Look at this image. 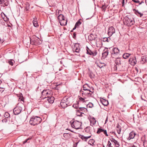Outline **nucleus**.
<instances>
[{"mask_svg":"<svg viewBox=\"0 0 147 147\" xmlns=\"http://www.w3.org/2000/svg\"><path fill=\"white\" fill-rule=\"evenodd\" d=\"M83 89L80 91L83 96L84 95H87L88 96H91L92 94L94 92V89L92 87H90L87 84H86L83 86Z\"/></svg>","mask_w":147,"mask_h":147,"instance_id":"obj_1","label":"nucleus"},{"mask_svg":"<svg viewBox=\"0 0 147 147\" xmlns=\"http://www.w3.org/2000/svg\"><path fill=\"white\" fill-rule=\"evenodd\" d=\"M123 22L124 24L128 26H131L135 23L134 19L131 15L126 16L123 19Z\"/></svg>","mask_w":147,"mask_h":147,"instance_id":"obj_2","label":"nucleus"},{"mask_svg":"<svg viewBox=\"0 0 147 147\" xmlns=\"http://www.w3.org/2000/svg\"><path fill=\"white\" fill-rule=\"evenodd\" d=\"M45 101L43 104L44 106L47 108H49L51 105L54 102V98L53 96L50 97H45L44 98Z\"/></svg>","mask_w":147,"mask_h":147,"instance_id":"obj_3","label":"nucleus"},{"mask_svg":"<svg viewBox=\"0 0 147 147\" xmlns=\"http://www.w3.org/2000/svg\"><path fill=\"white\" fill-rule=\"evenodd\" d=\"M30 44L38 45L41 44L42 41L38 37L35 35H34L30 37Z\"/></svg>","mask_w":147,"mask_h":147,"instance_id":"obj_4","label":"nucleus"},{"mask_svg":"<svg viewBox=\"0 0 147 147\" xmlns=\"http://www.w3.org/2000/svg\"><path fill=\"white\" fill-rule=\"evenodd\" d=\"M42 119L38 117H31L29 122L30 124L35 125L39 124L41 121Z\"/></svg>","mask_w":147,"mask_h":147,"instance_id":"obj_5","label":"nucleus"},{"mask_svg":"<svg viewBox=\"0 0 147 147\" xmlns=\"http://www.w3.org/2000/svg\"><path fill=\"white\" fill-rule=\"evenodd\" d=\"M69 98L67 97H64L61 100L60 102V106L63 108H65L67 106L70 105Z\"/></svg>","mask_w":147,"mask_h":147,"instance_id":"obj_6","label":"nucleus"},{"mask_svg":"<svg viewBox=\"0 0 147 147\" xmlns=\"http://www.w3.org/2000/svg\"><path fill=\"white\" fill-rule=\"evenodd\" d=\"M24 106L23 103L19 102L17 106L13 109V112L15 115H18L20 113L22 110V107Z\"/></svg>","mask_w":147,"mask_h":147,"instance_id":"obj_7","label":"nucleus"},{"mask_svg":"<svg viewBox=\"0 0 147 147\" xmlns=\"http://www.w3.org/2000/svg\"><path fill=\"white\" fill-rule=\"evenodd\" d=\"M82 125V123L80 121L75 120L71 123L72 127L78 129H80Z\"/></svg>","mask_w":147,"mask_h":147,"instance_id":"obj_8","label":"nucleus"},{"mask_svg":"<svg viewBox=\"0 0 147 147\" xmlns=\"http://www.w3.org/2000/svg\"><path fill=\"white\" fill-rule=\"evenodd\" d=\"M119 50L117 47L113 48L111 53V57L114 58L119 54Z\"/></svg>","mask_w":147,"mask_h":147,"instance_id":"obj_9","label":"nucleus"},{"mask_svg":"<svg viewBox=\"0 0 147 147\" xmlns=\"http://www.w3.org/2000/svg\"><path fill=\"white\" fill-rule=\"evenodd\" d=\"M86 53L87 54L92 55L93 57L95 56L97 54V52L96 50L92 51L87 47H86Z\"/></svg>","mask_w":147,"mask_h":147,"instance_id":"obj_10","label":"nucleus"},{"mask_svg":"<svg viewBox=\"0 0 147 147\" xmlns=\"http://www.w3.org/2000/svg\"><path fill=\"white\" fill-rule=\"evenodd\" d=\"M51 93V90L49 89H46L44 90L42 92V94L43 96H47V97L49 96V95H50Z\"/></svg>","mask_w":147,"mask_h":147,"instance_id":"obj_11","label":"nucleus"},{"mask_svg":"<svg viewBox=\"0 0 147 147\" xmlns=\"http://www.w3.org/2000/svg\"><path fill=\"white\" fill-rule=\"evenodd\" d=\"M115 29L113 26L110 27L108 28V34L109 36H111L115 33Z\"/></svg>","mask_w":147,"mask_h":147,"instance_id":"obj_12","label":"nucleus"},{"mask_svg":"<svg viewBox=\"0 0 147 147\" xmlns=\"http://www.w3.org/2000/svg\"><path fill=\"white\" fill-rule=\"evenodd\" d=\"M79 46L80 45L79 44L75 43L73 48V51L77 53H79L80 51Z\"/></svg>","mask_w":147,"mask_h":147,"instance_id":"obj_13","label":"nucleus"},{"mask_svg":"<svg viewBox=\"0 0 147 147\" xmlns=\"http://www.w3.org/2000/svg\"><path fill=\"white\" fill-rule=\"evenodd\" d=\"M136 59L135 57H131L129 60L130 63L131 65H134L136 63Z\"/></svg>","mask_w":147,"mask_h":147,"instance_id":"obj_14","label":"nucleus"},{"mask_svg":"<svg viewBox=\"0 0 147 147\" xmlns=\"http://www.w3.org/2000/svg\"><path fill=\"white\" fill-rule=\"evenodd\" d=\"M96 45L97 47L100 48L102 45V41L99 39H96Z\"/></svg>","mask_w":147,"mask_h":147,"instance_id":"obj_15","label":"nucleus"},{"mask_svg":"<svg viewBox=\"0 0 147 147\" xmlns=\"http://www.w3.org/2000/svg\"><path fill=\"white\" fill-rule=\"evenodd\" d=\"M93 128L92 127L90 126H88L85 128L84 130L85 132L89 134L90 135H92L91 134V132H92Z\"/></svg>","mask_w":147,"mask_h":147,"instance_id":"obj_16","label":"nucleus"},{"mask_svg":"<svg viewBox=\"0 0 147 147\" xmlns=\"http://www.w3.org/2000/svg\"><path fill=\"white\" fill-rule=\"evenodd\" d=\"M18 97H19L18 101L19 102L22 101V102L21 103H24V98L23 97V96L22 93H20L18 94Z\"/></svg>","mask_w":147,"mask_h":147,"instance_id":"obj_17","label":"nucleus"},{"mask_svg":"<svg viewBox=\"0 0 147 147\" xmlns=\"http://www.w3.org/2000/svg\"><path fill=\"white\" fill-rule=\"evenodd\" d=\"M96 38V36L92 34H90L88 36V39L90 41L95 40Z\"/></svg>","mask_w":147,"mask_h":147,"instance_id":"obj_18","label":"nucleus"},{"mask_svg":"<svg viewBox=\"0 0 147 147\" xmlns=\"http://www.w3.org/2000/svg\"><path fill=\"white\" fill-rule=\"evenodd\" d=\"M133 10L134 12V13L138 17H141L143 15V13L139 12L138 10L134 9Z\"/></svg>","mask_w":147,"mask_h":147,"instance_id":"obj_19","label":"nucleus"},{"mask_svg":"<svg viewBox=\"0 0 147 147\" xmlns=\"http://www.w3.org/2000/svg\"><path fill=\"white\" fill-rule=\"evenodd\" d=\"M115 66L117 67V65L119 66L121 65V59L119 58H117L115 61Z\"/></svg>","mask_w":147,"mask_h":147,"instance_id":"obj_20","label":"nucleus"},{"mask_svg":"<svg viewBox=\"0 0 147 147\" xmlns=\"http://www.w3.org/2000/svg\"><path fill=\"white\" fill-rule=\"evenodd\" d=\"M91 136V135H89V136H85L83 135H80L79 137L81 138L84 141H86L87 139L90 138Z\"/></svg>","mask_w":147,"mask_h":147,"instance_id":"obj_21","label":"nucleus"},{"mask_svg":"<svg viewBox=\"0 0 147 147\" xmlns=\"http://www.w3.org/2000/svg\"><path fill=\"white\" fill-rule=\"evenodd\" d=\"M141 62L142 63H147V55H145L142 57Z\"/></svg>","mask_w":147,"mask_h":147,"instance_id":"obj_22","label":"nucleus"},{"mask_svg":"<svg viewBox=\"0 0 147 147\" xmlns=\"http://www.w3.org/2000/svg\"><path fill=\"white\" fill-rule=\"evenodd\" d=\"M100 101L102 105L105 106H107L109 104L108 101L104 99H101Z\"/></svg>","mask_w":147,"mask_h":147,"instance_id":"obj_23","label":"nucleus"},{"mask_svg":"<svg viewBox=\"0 0 147 147\" xmlns=\"http://www.w3.org/2000/svg\"><path fill=\"white\" fill-rule=\"evenodd\" d=\"M135 133L133 131L131 132L129 134V137L127 138L128 140H130L131 139H133L135 136Z\"/></svg>","mask_w":147,"mask_h":147,"instance_id":"obj_24","label":"nucleus"},{"mask_svg":"<svg viewBox=\"0 0 147 147\" xmlns=\"http://www.w3.org/2000/svg\"><path fill=\"white\" fill-rule=\"evenodd\" d=\"M59 22L61 26H63L66 25L67 24V21L66 20L64 19L63 20L60 21Z\"/></svg>","mask_w":147,"mask_h":147,"instance_id":"obj_25","label":"nucleus"},{"mask_svg":"<svg viewBox=\"0 0 147 147\" xmlns=\"http://www.w3.org/2000/svg\"><path fill=\"white\" fill-rule=\"evenodd\" d=\"M58 18L59 20V22H60V21L64 19L65 18L62 14H60L58 16Z\"/></svg>","mask_w":147,"mask_h":147,"instance_id":"obj_26","label":"nucleus"},{"mask_svg":"<svg viewBox=\"0 0 147 147\" xmlns=\"http://www.w3.org/2000/svg\"><path fill=\"white\" fill-rule=\"evenodd\" d=\"M76 114L77 116H82V114H84L83 113L81 112H80V111L79 109H77L76 110Z\"/></svg>","mask_w":147,"mask_h":147,"instance_id":"obj_27","label":"nucleus"},{"mask_svg":"<svg viewBox=\"0 0 147 147\" xmlns=\"http://www.w3.org/2000/svg\"><path fill=\"white\" fill-rule=\"evenodd\" d=\"M96 64L97 65V66L100 68H102L103 66L104 63H96Z\"/></svg>","mask_w":147,"mask_h":147,"instance_id":"obj_28","label":"nucleus"},{"mask_svg":"<svg viewBox=\"0 0 147 147\" xmlns=\"http://www.w3.org/2000/svg\"><path fill=\"white\" fill-rule=\"evenodd\" d=\"M131 54L128 53H125L123 55V58L126 59L129 57Z\"/></svg>","mask_w":147,"mask_h":147,"instance_id":"obj_29","label":"nucleus"},{"mask_svg":"<svg viewBox=\"0 0 147 147\" xmlns=\"http://www.w3.org/2000/svg\"><path fill=\"white\" fill-rule=\"evenodd\" d=\"M96 121L95 119L93 118L92 119V120L90 121V125L92 126V127L93 128V126L95 124Z\"/></svg>","mask_w":147,"mask_h":147,"instance_id":"obj_30","label":"nucleus"},{"mask_svg":"<svg viewBox=\"0 0 147 147\" xmlns=\"http://www.w3.org/2000/svg\"><path fill=\"white\" fill-rule=\"evenodd\" d=\"M82 19H79L78 21L76 23L75 25L77 27L78 26H80L82 24Z\"/></svg>","mask_w":147,"mask_h":147,"instance_id":"obj_31","label":"nucleus"},{"mask_svg":"<svg viewBox=\"0 0 147 147\" xmlns=\"http://www.w3.org/2000/svg\"><path fill=\"white\" fill-rule=\"evenodd\" d=\"M110 40V38L109 37L107 38L105 37L103 38L102 41L104 42H109Z\"/></svg>","mask_w":147,"mask_h":147,"instance_id":"obj_32","label":"nucleus"},{"mask_svg":"<svg viewBox=\"0 0 147 147\" xmlns=\"http://www.w3.org/2000/svg\"><path fill=\"white\" fill-rule=\"evenodd\" d=\"M15 63V61L13 60L10 59L8 61V63L11 66L13 65V63Z\"/></svg>","mask_w":147,"mask_h":147,"instance_id":"obj_33","label":"nucleus"},{"mask_svg":"<svg viewBox=\"0 0 147 147\" xmlns=\"http://www.w3.org/2000/svg\"><path fill=\"white\" fill-rule=\"evenodd\" d=\"M108 50H106L104 52L102 53V56L103 57H106L107 56L108 54Z\"/></svg>","mask_w":147,"mask_h":147,"instance_id":"obj_34","label":"nucleus"},{"mask_svg":"<svg viewBox=\"0 0 147 147\" xmlns=\"http://www.w3.org/2000/svg\"><path fill=\"white\" fill-rule=\"evenodd\" d=\"M79 109L82 111L86 112L87 111V109L84 107H80Z\"/></svg>","mask_w":147,"mask_h":147,"instance_id":"obj_35","label":"nucleus"},{"mask_svg":"<svg viewBox=\"0 0 147 147\" xmlns=\"http://www.w3.org/2000/svg\"><path fill=\"white\" fill-rule=\"evenodd\" d=\"M33 23L34 25V26L36 27H37L38 26V25L37 23V22L36 20H34L33 21Z\"/></svg>","mask_w":147,"mask_h":147,"instance_id":"obj_36","label":"nucleus"},{"mask_svg":"<svg viewBox=\"0 0 147 147\" xmlns=\"http://www.w3.org/2000/svg\"><path fill=\"white\" fill-rule=\"evenodd\" d=\"M104 129L100 128H98L97 132V133L99 134L101 132H103V131H104Z\"/></svg>","mask_w":147,"mask_h":147,"instance_id":"obj_37","label":"nucleus"},{"mask_svg":"<svg viewBox=\"0 0 147 147\" xmlns=\"http://www.w3.org/2000/svg\"><path fill=\"white\" fill-rule=\"evenodd\" d=\"M86 106L87 108H92L93 107V104L91 102H89Z\"/></svg>","mask_w":147,"mask_h":147,"instance_id":"obj_38","label":"nucleus"},{"mask_svg":"<svg viewBox=\"0 0 147 147\" xmlns=\"http://www.w3.org/2000/svg\"><path fill=\"white\" fill-rule=\"evenodd\" d=\"M31 139L30 138H28L26 139L25 141L23 142V144H24L26 143H29L30 140Z\"/></svg>","mask_w":147,"mask_h":147,"instance_id":"obj_39","label":"nucleus"},{"mask_svg":"<svg viewBox=\"0 0 147 147\" xmlns=\"http://www.w3.org/2000/svg\"><path fill=\"white\" fill-rule=\"evenodd\" d=\"M4 116L5 117L7 118L10 117V115L7 112L5 113Z\"/></svg>","mask_w":147,"mask_h":147,"instance_id":"obj_40","label":"nucleus"},{"mask_svg":"<svg viewBox=\"0 0 147 147\" xmlns=\"http://www.w3.org/2000/svg\"><path fill=\"white\" fill-rule=\"evenodd\" d=\"M73 107L76 109L78 108L79 107V105H78V102L77 103H76V104H74L73 105Z\"/></svg>","mask_w":147,"mask_h":147,"instance_id":"obj_41","label":"nucleus"},{"mask_svg":"<svg viewBox=\"0 0 147 147\" xmlns=\"http://www.w3.org/2000/svg\"><path fill=\"white\" fill-rule=\"evenodd\" d=\"M143 143V145L145 147H147V140H144Z\"/></svg>","mask_w":147,"mask_h":147,"instance_id":"obj_42","label":"nucleus"},{"mask_svg":"<svg viewBox=\"0 0 147 147\" xmlns=\"http://www.w3.org/2000/svg\"><path fill=\"white\" fill-rule=\"evenodd\" d=\"M114 143L115 145L117 147H119V143L117 140Z\"/></svg>","mask_w":147,"mask_h":147,"instance_id":"obj_43","label":"nucleus"},{"mask_svg":"<svg viewBox=\"0 0 147 147\" xmlns=\"http://www.w3.org/2000/svg\"><path fill=\"white\" fill-rule=\"evenodd\" d=\"M109 147H113L111 146V144L110 142V141H108V144L107 145Z\"/></svg>","mask_w":147,"mask_h":147,"instance_id":"obj_44","label":"nucleus"},{"mask_svg":"<svg viewBox=\"0 0 147 147\" xmlns=\"http://www.w3.org/2000/svg\"><path fill=\"white\" fill-rule=\"evenodd\" d=\"M104 134L106 136H108V135L107 132V130H104V131L103 132Z\"/></svg>","mask_w":147,"mask_h":147,"instance_id":"obj_45","label":"nucleus"},{"mask_svg":"<svg viewBox=\"0 0 147 147\" xmlns=\"http://www.w3.org/2000/svg\"><path fill=\"white\" fill-rule=\"evenodd\" d=\"M79 99L82 101L83 102H85V98H83L82 97H80L79 98Z\"/></svg>","mask_w":147,"mask_h":147,"instance_id":"obj_46","label":"nucleus"},{"mask_svg":"<svg viewBox=\"0 0 147 147\" xmlns=\"http://www.w3.org/2000/svg\"><path fill=\"white\" fill-rule=\"evenodd\" d=\"M7 121V119L6 118L2 120V121L3 123H6Z\"/></svg>","mask_w":147,"mask_h":147,"instance_id":"obj_47","label":"nucleus"},{"mask_svg":"<svg viewBox=\"0 0 147 147\" xmlns=\"http://www.w3.org/2000/svg\"><path fill=\"white\" fill-rule=\"evenodd\" d=\"M110 140L112 142H113L114 143L115 142V141H116V140H115V139H114L113 138H112L111 139H110Z\"/></svg>","mask_w":147,"mask_h":147,"instance_id":"obj_48","label":"nucleus"},{"mask_svg":"<svg viewBox=\"0 0 147 147\" xmlns=\"http://www.w3.org/2000/svg\"><path fill=\"white\" fill-rule=\"evenodd\" d=\"M132 1L136 3H139L140 2L138 0H132Z\"/></svg>","mask_w":147,"mask_h":147,"instance_id":"obj_49","label":"nucleus"},{"mask_svg":"<svg viewBox=\"0 0 147 147\" xmlns=\"http://www.w3.org/2000/svg\"><path fill=\"white\" fill-rule=\"evenodd\" d=\"M121 131V129L120 128L119 129V130H117V133L118 134H120Z\"/></svg>","mask_w":147,"mask_h":147,"instance_id":"obj_50","label":"nucleus"},{"mask_svg":"<svg viewBox=\"0 0 147 147\" xmlns=\"http://www.w3.org/2000/svg\"><path fill=\"white\" fill-rule=\"evenodd\" d=\"M76 34L74 33H73V38H76Z\"/></svg>","mask_w":147,"mask_h":147,"instance_id":"obj_51","label":"nucleus"},{"mask_svg":"<svg viewBox=\"0 0 147 147\" xmlns=\"http://www.w3.org/2000/svg\"><path fill=\"white\" fill-rule=\"evenodd\" d=\"M5 1L4 0H0V2L1 3H4Z\"/></svg>","mask_w":147,"mask_h":147,"instance_id":"obj_52","label":"nucleus"},{"mask_svg":"<svg viewBox=\"0 0 147 147\" xmlns=\"http://www.w3.org/2000/svg\"><path fill=\"white\" fill-rule=\"evenodd\" d=\"M4 20L5 21H7L9 20V19L6 17V18H4Z\"/></svg>","mask_w":147,"mask_h":147,"instance_id":"obj_53","label":"nucleus"},{"mask_svg":"<svg viewBox=\"0 0 147 147\" xmlns=\"http://www.w3.org/2000/svg\"><path fill=\"white\" fill-rule=\"evenodd\" d=\"M144 3V1H142L141 2H139V5H140L142 3Z\"/></svg>","mask_w":147,"mask_h":147,"instance_id":"obj_54","label":"nucleus"},{"mask_svg":"<svg viewBox=\"0 0 147 147\" xmlns=\"http://www.w3.org/2000/svg\"><path fill=\"white\" fill-rule=\"evenodd\" d=\"M116 127L117 128H119V129L120 128H121L120 126L119 125H117Z\"/></svg>","mask_w":147,"mask_h":147,"instance_id":"obj_55","label":"nucleus"},{"mask_svg":"<svg viewBox=\"0 0 147 147\" xmlns=\"http://www.w3.org/2000/svg\"><path fill=\"white\" fill-rule=\"evenodd\" d=\"M24 10H25V11H28V9H27V7H26L25 8Z\"/></svg>","mask_w":147,"mask_h":147,"instance_id":"obj_56","label":"nucleus"},{"mask_svg":"<svg viewBox=\"0 0 147 147\" xmlns=\"http://www.w3.org/2000/svg\"><path fill=\"white\" fill-rule=\"evenodd\" d=\"M8 4V3L7 2H6V3H4L5 6H7Z\"/></svg>","mask_w":147,"mask_h":147,"instance_id":"obj_57","label":"nucleus"},{"mask_svg":"<svg viewBox=\"0 0 147 147\" xmlns=\"http://www.w3.org/2000/svg\"><path fill=\"white\" fill-rule=\"evenodd\" d=\"M77 27V26H76V25H75V27H74V28H73V30H74Z\"/></svg>","mask_w":147,"mask_h":147,"instance_id":"obj_58","label":"nucleus"},{"mask_svg":"<svg viewBox=\"0 0 147 147\" xmlns=\"http://www.w3.org/2000/svg\"><path fill=\"white\" fill-rule=\"evenodd\" d=\"M145 3L147 5V0H145Z\"/></svg>","mask_w":147,"mask_h":147,"instance_id":"obj_59","label":"nucleus"},{"mask_svg":"<svg viewBox=\"0 0 147 147\" xmlns=\"http://www.w3.org/2000/svg\"><path fill=\"white\" fill-rule=\"evenodd\" d=\"M124 3V0H123V3Z\"/></svg>","mask_w":147,"mask_h":147,"instance_id":"obj_60","label":"nucleus"},{"mask_svg":"<svg viewBox=\"0 0 147 147\" xmlns=\"http://www.w3.org/2000/svg\"><path fill=\"white\" fill-rule=\"evenodd\" d=\"M60 11H61V10H58V13H59Z\"/></svg>","mask_w":147,"mask_h":147,"instance_id":"obj_61","label":"nucleus"},{"mask_svg":"<svg viewBox=\"0 0 147 147\" xmlns=\"http://www.w3.org/2000/svg\"><path fill=\"white\" fill-rule=\"evenodd\" d=\"M60 63L61 64H62V61H60Z\"/></svg>","mask_w":147,"mask_h":147,"instance_id":"obj_62","label":"nucleus"},{"mask_svg":"<svg viewBox=\"0 0 147 147\" xmlns=\"http://www.w3.org/2000/svg\"><path fill=\"white\" fill-rule=\"evenodd\" d=\"M107 121V119L105 120V123H106Z\"/></svg>","mask_w":147,"mask_h":147,"instance_id":"obj_63","label":"nucleus"},{"mask_svg":"<svg viewBox=\"0 0 147 147\" xmlns=\"http://www.w3.org/2000/svg\"><path fill=\"white\" fill-rule=\"evenodd\" d=\"M113 133H114V134H115V132H113Z\"/></svg>","mask_w":147,"mask_h":147,"instance_id":"obj_64","label":"nucleus"}]
</instances>
